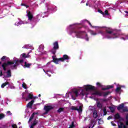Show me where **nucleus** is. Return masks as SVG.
<instances>
[{
	"label": "nucleus",
	"mask_w": 128,
	"mask_h": 128,
	"mask_svg": "<svg viewBox=\"0 0 128 128\" xmlns=\"http://www.w3.org/2000/svg\"><path fill=\"white\" fill-rule=\"evenodd\" d=\"M96 86H99L100 88H101V86H102V84H100V82H97L96 83Z\"/></svg>",
	"instance_id": "nucleus-42"
},
{
	"label": "nucleus",
	"mask_w": 128,
	"mask_h": 128,
	"mask_svg": "<svg viewBox=\"0 0 128 128\" xmlns=\"http://www.w3.org/2000/svg\"><path fill=\"white\" fill-rule=\"evenodd\" d=\"M71 110H78V112H82V106H80L79 108L76 106H72L71 107Z\"/></svg>",
	"instance_id": "nucleus-8"
},
{
	"label": "nucleus",
	"mask_w": 128,
	"mask_h": 128,
	"mask_svg": "<svg viewBox=\"0 0 128 128\" xmlns=\"http://www.w3.org/2000/svg\"><path fill=\"white\" fill-rule=\"evenodd\" d=\"M25 6H26V8H29L30 6L26 4V5Z\"/></svg>",
	"instance_id": "nucleus-50"
},
{
	"label": "nucleus",
	"mask_w": 128,
	"mask_h": 128,
	"mask_svg": "<svg viewBox=\"0 0 128 128\" xmlns=\"http://www.w3.org/2000/svg\"><path fill=\"white\" fill-rule=\"evenodd\" d=\"M118 122L120 124H118V128H128L126 126L124 125L122 122Z\"/></svg>",
	"instance_id": "nucleus-15"
},
{
	"label": "nucleus",
	"mask_w": 128,
	"mask_h": 128,
	"mask_svg": "<svg viewBox=\"0 0 128 128\" xmlns=\"http://www.w3.org/2000/svg\"><path fill=\"white\" fill-rule=\"evenodd\" d=\"M38 114V112H33L32 114L31 115L28 122H32V119L34 118V115Z\"/></svg>",
	"instance_id": "nucleus-17"
},
{
	"label": "nucleus",
	"mask_w": 128,
	"mask_h": 128,
	"mask_svg": "<svg viewBox=\"0 0 128 128\" xmlns=\"http://www.w3.org/2000/svg\"><path fill=\"white\" fill-rule=\"evenodd\" d=\"M122 90V87L121 86H118L116 88V92H120V90Z\"/></svg>",
	"instance_id": "nucleus-26"
},
{
	"label": "nucleus",
	"mask_w": 128,
	"mask_h": 128,
	"mask_svg": "<svg viewBox=\"0 0 128 128\" xmlns=\"http://www.w3.org/2000/svg\"><path fill=\"white\" fill-rule=\"evenodd\" d=\"M47 72H50V71H46Z\"/></svg>",
	"instance_id": "nucleus-60"
},
{
	"label": "nucleus",
	"mask_w": 128,
	"mask_h": 128,
	"mask_svg": "<svg viewBox=\"0 0 128 128\" xmlns=\"http://www.w3.org/2000/svg\"><path fill=\"white\" fill-rule=\"evenodd\" d=\"M85 90L86 92L88 90H93V92L91 93L92 96H102V92L96 90V87L92 85H86L85 86Z\"/></svg>",
	"instance_id": "nucleus-3"
},
{
	"label": "nucleus",
	"mask_w": 128,
	"mask_h": 128,
	"mask_svg": "<svg viewBox=\"0 0 128 128\" xmlns=\"http://www.w3.org/2000/svg\"><path fill=\"white\" fill-rule=\"evenodd\" d=\"M6 56H3L1 58V60H2V62H4V60H6Z\"/></svg>",
	"instance_id": "nucleus-39"
},
{
	"label": "nucleus",
	"mask_w": 128,
	"mask_h": 128,
	"mask_svg": "<svg viewBox=\"0 0 128 128\" xmlns=\"http://www.w3.org/2000/svg\"><path fill=\"white\" fill-rule=\"evenodd\" d=\"M52 58H53L52 60L53 62L56 64H58V62H60H60H64V60H70V57L68 56L66 54H64L63 56V58H54V56H52Z\"/></svg>",
	"instance_id": "nucleus-4"
},
{
	"label": "nucleus",
	"mask_w": 128,
	"mask_h": 128,
	"mask_svg": "<svg viewBox=\"0 0 128 128\" xmlns=\"http://www.w3.org/2000/svg\"><path fill=\"white\" fill-rule=\"evenodd\" d=\"M82 96H84V93H82Z\"/></svg>",
	"instance_id": "nucleus-59"
},
{
	"label": "nucleus",
	"mask_w": 128,
	"mask_h": 128,
	"mask_svg": "<svg viewBox=\"0 0 128 128\" xmlns=\"http://www.w3.org/2000/svg\"><path fill=\"white\" fill-rule=\"evenodd\" d=\"M8 84H10V82H8L3 83L1 86V88H4V86H8Z\"/></svg>",
	"instance_id": "nucleus-24"
},
{
	"label": "nucleus",
	"mask_w": 128,
	"mask_h": 128,
	"mask_svg": "<svg viewBox=\"0 0 128 128\" xmlns=\"http://www.w3.org/2000/svg\"><path fill=\"white\" fill-rule=\"evenodd\" d=\"M40 96H41L40 94H39L38 96L40 97Z\"/></svg>",
	"instance_id": "nucleus-57"
},
{
	"label": "nucleus",
	"mask_w": 128,
	"mask_h": 128,
	"mask_svg": "<svg viewBox=\"0 0 128 128\" xmlns=\"http://www.w3.org/2000/svg\"><path fill=\"white\" fill-rule=\"evenodd\" d=\"M78 90H76L73 92V94L72 95V100H76V98H78Z\"/></svg>",
	"instance_id": "nucleus-9"
},
{
	"label": "nucleus",
	"mask_w": 128,
	"mask_h": 128,
	"mask_svg": "<svg viewBox=\"0 0 128 128\" xmlns=\"http://www.w3.org/2000/svg\"><path fill=\"white\" fill-rule=\"evenodd\" d=\"M34 100H32L30 102L26 105L27 108H32V104H34Z\"/></svg>",
	"instance_id": "nucleus-14"
},
{
	"label": "nucleus",
	"mask_w": 128,
	"mask_h": 128,
	"mask_svg": "<svg viewBox=\"0 0 128 128\" xmlns=\"http://www.w3.org/2000/svg\"><path fill=\"white\" fill-rule=\"evenodd\" d=\"M44 110H45V112L44 114H48L50 110H54V107L52 106H45L44 108Z\"/></svg>",
	"instance_id": "nucleus-7"
},
{
	"label": "nucleus",
	"mask_w": 128,
	"mask_h": 128,
	"mask_svg": "<svg viewBox=\"0 0 128 128\" xmlns=\"http://www.w3.org/2000/svg\"><path fill=\"white\" fill-rule=\"evenodd\" d=\"M26 12V16L28 17V20L32 22V18H34V15H32V13L30 10L27 11Z\"/></svg>",
	"instance_id": "nucleus-10"
},
{
	"label": "nucleus",
	"mask_w": 128,
	"mask_h": 128,
	"mask_svg": "<svg viewBox=\"0 0 128 128\" xmlns=\"http://www.w3.org/2000/svg\"><path fill=\"white\" fill-rule=\"evenodd\" d=\"M6 116L4 115V114L2 113L0 114V120H2V118H4V117Z\"/></svg>",
	"instance_id": "nucleus-28"
},
{
	"label": "nucleus",
	"mask_w": 128,
	"mask_h": 128,
	"mask_svg": "<svg viewBox=\"0 0 128 128\" xmlns=\"http://www.w3.org/2000/svg\"><path fill=\"white\" fill-rule=\"evenodd\" d=\"M7 75L5 76V78H10L12 76V71L10 70H8L6 72Z\"/></svg>",
	"instance_id": "nucleus-20"
},
{
	"label": "nucleus",
	"mask_w": 128,
	"mask_h": 128,
	"mask_svg": "<svg viewBox=\"0 0 128 128\" xmlns=\"http://www.w3.org/2000/svg\"><path fill=\"white\" fill-rule=\"evenodd\" d=\"M90 34H92V36H96V34H96V32H94L93 30H90Z\"/></svg>",
	"instance_id": "nucleus-30"
},
{
	"label": "nucleus",
	"mask_w": 128,
	"mask_h": 128,
	"mask_svg": "<svg viewBox=\"0 0 128 128\" xmlns=\"http://www.w3.org/2000/svg\"><path fill=\"white\" fill-rule=\"evenodd\" d=\"M100 120V119H98V120Z\"/></svg>",
	"instance_id": "nucleus-63"
},
{
	"label": "nucleus",
	"mask_w": 128,
	"mask_h": 128,
	"mask_svg": "<svg viewBox=\"0 0 128 128\" xmlns=\"http://www.w3.org/2000/svg\"><path fill=\"white\" fill-rule=\"evenodd\" d=\"M32 64L31 63L29 64L26 62H25L24 66V68H30Z\"/></svg>",
	"instance_id": "nucleus-21"
},
{
	"label": "nucleus",
	"mask_w": 128,
	"mask_h": 128,
	"mask_svg": "<svg viewBox=\"0 0 128 128\" xmlns=\"http://www.w3.org/2000/svg\"><path fill=\"white\" fill-rule=\"evenodd\" d=\"M88 24L90 25V26H92V28H94V26H92V24L90 23V21L88 20H86Z\"/></svg>",
	"instance_id": "nucleus-41"
},
{
	"label": "nucleus",
	"mask_w": 128,
	"mask_h": 128,
	"mask_svg": "<svg viewBox=\"0 0 128 128\" xmlns=\"http://www.w3.org/2000/svg\"><path fill=\"white\" fill-rule=\"evenodd\" d=\"M114 118L115 120H120V115L118 113H117L114 115Z\"/></svg>",
	"instance_id": "nucleus-23"
},
{
	"label": "nucleus",
	"mask_w": 128,
	"mask_h": 128,
	"mask_svg": "<svg viewBox=\"0 0 128 128\" xmlns=\"http://www.w3.org/2000/svg\"><path fill=\"white\" fill-rule=\"evenodd\" d=\"M102 100L103 102H106V99H103Z\"/></svg>",
	"instance_id": "nucleus-54"
},
{
	"label": "nucleus",
	"mask_w": 128,
	"mask_h": 128,
	"mask_svg": "<svg viewBox=\"0 0 128 128\" xmlns=\"http://www.w3.org/2000/svg\"><path fill=\"white\" fill-rule=\"evenodd\" d=\"M86 6H88V3H86Z\"/></svg>",
	"instance_id": "nucleus-56"
},
{
	"label": "nucleus",
	"mask_w": 128,
	"mask_h": 128,
	"mask_svg": "<svg viewBox=\"0 0 128 128\" xmlns=\"http://www.w3.org/2000/svg\"><path fill=\"white\" fill-rule=\"evenodd\" d=\"M38 124V120H36V119H35L32 124L31 126H30V128H34V126H36V124Z\"/></svg>",
	"instance_id": "nucleus-12"
},
{
	"label": "nucleus",
	"mask_w": 128,
	"mask_h": 128,
	"mask_svg": "<svg viewBox=\"0 0 128 128\" xmlns=\"http://www.w3.org/2000/svg\"><path fill=\"white\" fill-rule=\"evenodd\" d=\"M0 64H2V62H0Z\"/></svg>",
	"instance_id": "nucleus-61"
},
{
	"label": "nucleus",
	"mask_w": 128,
	"mask_h": 128,
	"mask_svg": "<svg viewBox=\"0 0 128 128\" xmlns=\"http://www.w3.org/2000/svg\"><path fill=\"white\" fill-rule=\"evenodd\" d=\"M38 124V120H36V119H35L32 124L31 126H30V128H34V126H36V124Z\"/></svg>",
	"instance_id": "nucleus-13"
},
{
	"label": "nucleus",
	"mask_w": 128,
	"mask_h": 128,
	"mask_svg": "<svg viewBox=\"0 0 128 128\" xmlns=\"http://www.w3.org/2000/svg\"><path fill=\"white\" fill-rule=\"evenodd\" d=\"M48 76H52V75H50V74H48V73H46Z\"/></svg>",
	"instance_id": "nucleus-53"
},
{
	"label": "nucleus",
	"mask_w": 128,
	"mask_h": 128,
	"mask_svg": "<svg viewBox=\"0 0 128 128\" xmlns=\"http://www.w3.org/2000/svg\"><path fill=\"white\" fill-rule=\"evenodd\" d=\"M10 88H11V90H14L16 88L14 87V86H10Z\"/></svg>",
	"instance_id": "nucleus-43"
},
{
	"label": "nucleus",
	"mask_w": 128,
	"mask_h": 128,
	"mask_svg": "<svg viewBox=\"0 0 128 128\" xmlns=\"http://www.w3.org/2000/svg\"><path fill=\"white\" fill-rule=\"evenodd\" d=\"M12 128H18V126L16 124H12Z\"/></svg>",
	"instance_id": "nucleus-40"
},
{
	"label": "nucleus",
	"mask_w": 128,
	"mask_h": 128,
	"mask_svg": "<svg viewBox=\"0 0 128 128\" xmlns=\"http://www.w3.org/2000/svg\"><path fill=\"white\" fill-rule=\"evenodd\" d=\"M64 108H58V110H57V112L58 114H60V112H64Z\"/></svg>",
	"instance_id": "nucleus-25"
},
{
	"label": "nucleus",
	"mask_w": 128,
	"mask_h": 128,
	"mask_svg": "<svg viewBox=\"0 0 128 128\" xmlns=\"http://www.w3.org/2000/svg\"><path fill=\"white\" fill-rule=\"evenodd\" d=\"M7 114H12V113H10V111H8Z\"/></svg>",
	"instance_id": "nucleus-49"
},
{
	"label": "nucleus",
	"mask_w": 128,
	"mask_h": 128,
	"mask_svg": "<svg viewBox=\"0 0 128 128\" xmlns=\"http://www.w3.org/2000/svg\"><path fill=\"white\" fill-rule=\"evenodd\" d=\"M98 116V111L96 110H95L93 112V118H96Z\"/></svg>",
	"instance_id": "nucleus-22"
},
{
	"label": "nucleus",
	"mask_w": 128,
	"mask_h": 128,
	"mask_svg": "<svg viewBox=\"0 0 128 128\" xmlns=\"http://www.w3.org/2000/svg\"><path fill=\"white\" fill-rule=\"evenodd\" d=\"M111 124H112V126H116V124H114V122H111Z\"/></svg>",
	"instance_id": "nucleus-45"
},
{
	"label": "nucleus",
	"mask_w": 128,
	"mask_h": 128,
	"mask_svg": "<svg viewBox=\"0 0 128 128\" xmlns=\"http://www.w3.org/2000/svg\"><path fill=\"white\" fill-rule=\"evenodd\" d=\"M96 104H97V108H99L100 110H102V104L100 103V101H98L96 102Z\"/></svg>",
	"instance_id": "nucleus-18"
},
{
	"label": "nucleus",
	"mask_w": 128,
	"mask_h": 128,
	"mask_svg": "<svg viewBox=\"0 0 128 128\" xmlns=\"http://www.w3.org/2000/svg\"><path fill=\"white\" fill-rule=\"evenodd\" d=\"M126 120H128V114L126 115Z\"/></svg>",
	"instance_id": "nucleus-48"
},
{
	"label": "nucleus",
	"mask_w": 128,
	"mask_h": 128,
	"mask_svg": "<svg viewBox=\"0 0 128 128\" xmlns=\"http://www.w3.org/2000/svg\"><path fill=\"white\" fill-rule=\"evenodd\" d=\"M34 98V95L32 93H29L27 97L26 98V102H28V100H32Z\"/></svg>",
	"instance_id": "nucleus-11"
},
{
	"label": "nucleus",
	"mask_w": 128,
	"mask_h": 128,
	"mask_svg": "<svg viewBox=\"0 0 128 128\" xmlns=\"http://www.w3.org/2000/svg\"><path fill=\"white\" fill-rule=\"evenodd\" d=\"M124 108V103H122L118 106L117 110H122Z\"/></svg>",
	"instance_id": "nucleus-19"
},
{
	"label": "nucleus",
	"mask_w": 128,
	"mask_h": 128,
	"mask_svg": "<svg viewBox=\"0 0 128 128\" xmlns=\"http://www.w3.org/2000/svg\"><path fill=\"white\" fill-rule=\"evenodd\" d=\"M73 33L76 34V36L78 38H84V36L86 32L72 30V34Z\"/></svg>",
	"instance_id": "nucleus-5"
},
{
	"label": "nucleus",
	"mask_w": 128,
	"mask_h": 128,
	"mask_svg": "<svg viewBox=\"0 0 128 128\" xmlns=\"http://www.w3.org/2000/svg\"><path fill=\"white\" fill-rule=\"evenodd\" d=\"M108 108L110 110L111 112H114V108L113 106H109Z\"/></svg>",
	"instance_id": "nucleus-27"
},
{
	"label": "nucleus",
	"mask_w": 128,
	"mask_h": 128,
	"mask_svg": "<svg viewBox=\"0 0 128 128\" xmlns=\"http://www.w3.org/2000/svg\"><path fill=\"white\" fill-rule=\"evenodd\" d=\"M124 12H126V14H128V10H126V11H124Z\"/></svg>",
	"instance_id": "nucleus-55"
},
{
	"label": "nucleus",
	"mask_w": 128,
	"mask_h": 128,
	"mask_svg": "<svg viewBox=\"0 0 128 128\" xmlns=\"http://www.w3.org/2000/svg\"><path fill=\"white\" fill-rule=\"evenodd\" d=\"M20 57L23 58H26V53H23L20 55Z\"/></svg>",
	"instance_id": "nucleus-29"
},
{
	"label": "nucleus",
	"mask_w": 128,
	"mask_h": 128,
	"mask_svg": "<svg viewBox=\"0 0 128 128\" xmlns=\"http://www.w3.org/2000/svg\"><path fill=\"white\" fill-rule=\"evenodd\" d=\"M98 12H100L101 14H102V16H104V12L101 10H98Z\"/></svg>",
	"instance_id": "nucleus-38"
},
{
	"label": "nucleus",
	"mask_w": 128,
	"mask_h": 128,
	"mask_svg": "<svg viewBox=\"0 0 128 128\" xmlns=\"http://www.w3.org/2000/svg\"><path fill=\"white\" fill-rule=\"evenodd\" d=\"M74 122H72V124L70 126L69 128H74Z\"/></svg>",
	"instance_id": "nucleus-31"
},
{
	"label": "nucleus",
	"mask_w": 128,
	"mask_h": 128,
	"mask_svg": "<svg viewBox=\"0 0 128 128\" xmlns=\"http://www.w3.org/2000/svg\"><path fill=\"white\" fill-rule=\"evenodd\" d=\"M0 76H2V70H0Z\"/></svg>",
	"instance_id": "nucleus-46"
},
{
	"label": "nucleus",
	"mask_w": 128,
	"mask_h": 128,
	"mask_svg": "<svg viewBox=\"0 0 128 128\" xmlns=\"http://www.w3.org/2000/svg\"><path fill=\"white\" fill-rule=\"evenodd\" d=\"M110 94V92H104L103 96H108V94Z\"/></svg>",
	"instance_id": "nucleus-35"
},
{
	"label": "nucleus",
	"mask_w": 128,
	"mask_h": 128,
	"mask_svg": "<svg viewBox=\"0 0 128 128\" xmlns=\"http://www.w3.org/2000/svg\"><path fill=\"white\" fill-rule=\"evenodd\" d=\"M22 62H24V60H14L12 61H8L6 62H4L2 64V66L4 72L6 70V68H8V66H11L12 70H16L18 68V66H20V64H22Z\"/></svg>",
	"instance_id": "nucleus-2"
},
{
	"label": "nucleus",
	"mask_w": 128,
	"mask_h": 128,
	"mask_svg": "<svg viewBox=\"0 0 128 128\" xmlns=\"http://www.w3.org/2000/svg\"><path fill=\"white\" fill-rule=\"evenodd\" d=\"M22 87L24 88H25L26 90V88H28V87L26 86V83H23L22 84Z\"/></svg>",
	"instance_id": "nucleus-34"
},
{
	"label": "nucleus",
	"mask_w": 128,
	"mask_h": 128,
	"mask_svg": "<svg viewBox=\"0 0 128 128\" xmlns=\"http://www.w3.org/2000/svg\"><path fill=\"white\" fill-rule=\"evenodd\" d=\"M123 112H128V107L126 106V107H124L122 109Z\"/></svg>",
	"instance_id": "nucleus-32"
},
{
	"label": "nucleus",
	"mask_w": 128,
	"mask_h": 128,
	"mask_svg": "<svg viewBox=\"0 0 128 128\" xmlns=\"http://www.w3.org/2000/svg\"><path fill=\"white\" fill-rule=\"evenodd\" d=\"M44 71V72H46V70H43Z\"/></svg>",
	"instance_id": "nucleus-62"
},
{
	"label": "nucleus",
	"mask_w": 128,
	"mask_h": 128,
	"mask_svg": "<svg viewBox=\"0 0 128 128\" xmlns=\"http://www.w3.org/2000/svg\"><path fill=\"white\" fill-rule=\"evenodd\" d=\"M104 16H110V14H108V10H106L104 11Z\"/></svg>",
	"instance_id": "nucleus-33"
},
{
	"label": "nucleus",
	"mask_w": 128,
	"mask_h": 128,
	"mask_svg": "<svg viewBox=\"0 0 128 128\" xmlns=\"http://www.w3.org/2000/svg\"><path fill=\"white\" fill-rule=\"evenodd\" d=\"M101 34L105 36L106 38H118L120 36V32L116 29L108 28L105 32L102 31L100 32Z\"/></svg>",
	"instance_id": "nucleus-1"
},
{
	"label": "nucleus",
	"mask_w": 128,
	"mask_h": 128,
	"mask_svg": "<svg viewBox=\"0 0 128 128\" xmlns=\"http://www.w3.org/2000/svg\"><path fill=\"white\" fill-rule=\"evenodd\" d=\"M54 47L53 48L52 50V53L53 54H56V50L60 48V46H58V41L55 42L54 44Z\"/></svg>",
	"instance_id": "nucleus-6"
},
{
	"label": "nucleus",
	"mask_w": 128,
	"mask_h": 128,
	"mask_svg": "<svg viewBox=\"0 0 128 128\" xmlns=\"http://www.w3.org/2000/svg\"><path fill=\"white\" fill-rule=\"evenodd\" d=\"M30 58V53H28L26 55V58Z\"/></svg>",
	"instance_id": "nucleus-44"
},
{
	"label": "nucleus",
	"mask_w": 128,
	"mask_h": 128,
	"mask_svg": "<svg viewBox=\"0 0 128 128\" xmlns=\"http://www.w3.org/2000/svg\"><path fill=\"white\" fill-rule=\"evenodd\" d=\"M114 88V86L109 85L106 86V88H102V90H110V88Z\"/></svg>",
	"instance_id": "nucleus-16"
},
{
	"label": "nucleus",
	"mask_w": 128,
	"mask_h": 128,
	"mask_svg": "<svg viewBox=\"0 0 128 128\" xmlns=\"http://www.w3.org/2000/svg\"><path fill=\"white\" fill-rule=\"evenodd\" d=\"M86 36H85V40L87 41V42H88L89 40V38H88V34L86 33L85 34Z\"/></svg>",
	"instance_id": "nucleus-37"
},
{
	"label": "nucleus",
	"mask_w": 128,
	"mask_h": 128,
	"mask_svg": "<svg viewBox=\"0 0 128 128\" xmlns=\"http://www.w3.org/2000/svg\"><path fill=\"white\" fill-rule=\"evenodd\" d=\"M34 98H38V97H34Z\"/></svg>",
	"instance_id": "nucleus-58"
},
{
	"label": "nucleus",
	"mask_w": 128,
	"mask_h": 128,
	"mask_svg": "<svg viewBox=\"0 0 128 128\" xmlns=\"http://www.w3.org/2000/svg\"><path fill=\"white\" fill-rule=\"evenodd\" d=\"M126 126H128V120H127L126 122Z\"/></svg>",
	"instance_id": "nucleus-51"
},
{
	"label": "nucleus",
	"mask_w": 128,
	"mask_h": 128,
	"mask_svg": "<svg viewBox=\"0 0 128 128\" xmlns=\"http://www.w3.org/2000/svg\"><path fill=\"white\" fill-rule=\"evenodd\" d=\"M104 112V116H106L108 112H106V108H104L103 110Z\"/></svg>",
	"instance_id": "nucleus-36"
},
{
	"label": "nucleus",
	"mask_w": 128,
	"mask_h": 128,
	"mask_svg": "<svg viewBox=\"0 0 128 128\" xmlns=\"http://www.w3.org/2000/svg\"><path fill=\"white\" fill-rule=\"evenodd\" d=\"M21 6H26V4H22Z\"/></svg>",
	"instance_id": "nucleus-52"
},
{
	"label": "nucleus",
	"mask_w": 128,
	"mask_h": 128,
	"mask_svg": "<svg viewBox=\"0 0 128 128\" xmlns=\"http://www.w3.org/2000/svg\"><path fill=\"white\" fill-rule=\"evenodd\" d=\"M112 116H108L107 120H112Z\"/></svg>",
	"instance_id": "nucleus-47"
}]
</instances>
